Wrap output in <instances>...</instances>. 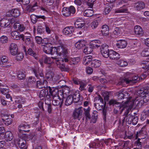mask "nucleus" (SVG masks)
<instances>
[{"mask_svg":"<svg viewBox=\"0 0 149 149\" xmlns=\"http://www.w3.org/2000/svg\"><path fill=\"white\" fill-rule=\"evenodd\" d=\"M143 104V100L140 96L133 100H131V98L127 99L126 101L123 102V104L120 106V107H123V109H125L126 110L125 113L128 114L129 110L131 109L134 104L136 105L139 104L141 105Z\"/></svg>","mask_w":149,"mask_h":149,"instance_id":"nucleus-1","label":"nucleus"},{"mask_svg":"<svg viewBox=\"0 0 149 149\" xmlns=\"http://www.w3.org/2000/svg\"><path fill=\"white\" fill-rule=\"evenodd\" d=\"M55 48L57 54L59 56L63 55L65 56L69 54V53L68 49L63 44H61L59 46L55 47ZM61 62L64 61L65 62H68L69 64L71 58L66 56L63 59L61 58Z\"/></svg>","mask_w":149,"mask_h":149,"instance_id":"nucleus-2","label":"nucleus"},{"mask_svg":"<svg viewBox=\"0 0 149 149\" xmlns=\"http://www.w3.org/2000/svg\"><path fill=\"white\" fill-rule=\"evenodd\" d=\"M126 77L125 78L124 80L119 82L118 84V85H120L122 84L123 81L125 82L127 84H132L136 83L138 81V76L135 75L133 77L132 79L131 78V74L129 73H126Z\"/></svg>","mask_w":149,"mask_h":149,"instance_id":"nucleus-3","label":"nucleus"},{"mask_svg":"<svg viewBox=\"0 0 149 149\" xmlns=\"http://www.w3.org/2000/svg\"><path fill=\"white\" fill-rule=\"evenodd\" d=\"M139 94L140 95L141 100L143 102H147L149 100V88L145 87L143 90L141 91Z\"/></svg>","mask_w":149,"mask_h":149,"instance_id":"nucleus-4","label":"nucleus"},{"mask_svg":"<svg viewBox=\"0 0 149 149\" xmlns=\"http://www.w3.org/2000/svg\"><path fill=\"white\" fill-rule=\"evenodd\" d=\"M70 92V88L67 86L65 85L62 87L61 89L59 90L58 95L59 97H62V98L65 99Z\"/></svg>","mask_w":149,"mask_h":149,"instance_id":"nucleus-5","label":"nucleus"},{"mask_svg":"<svg viewBox=\"0 0 149 149\" xmlns=\"http://www.w3.org/2000/svg\"><path fill=\"white\" fill-rule=\"evenodd\" d=\"M11 24H14L13 27L17 30L21 32L23 31L25 29V27L23 24L20 23L17 19H12L10 21Z\"/></svg>","mask_w":149,"mask_h":149,"instance_id":"nucleus-6","label":"nucleus"},{"mask_svg":"<svg viewBox=\"0 0 149 149\" xmlns=\"http://www.w3.org/2000/svg\"><path fill=\"white\" fill-rule=\"evenodd\" d=\"M94 106L98 110H101L102 109V98L100 95L95 97L94 99Z\"/></svg>","mask_w":149,"mask_h":149,"instance_id":"nucleus-7","label":"nucleus"},{"mask_svg":"<svg viewBox=\"0 0 149 149\" xmlns=\"http://www.w3.org/2000/svg\"><path fill=\"white\" fill-rule=\"evenodd\" d=\"M64 98H62V97H59V96H53L52 104L54 106L60 105V107H61L63 103Z\"/></svg>","mask_w":149,"mask_h":149,"instance_id":"nucleus-8","label":"nucleus"},{"mask_svg":"<svg viewBox=\"0 0 149 149\" xmlns=\"http://www.w3.org/2000/svg\"><path fill=\"white\" fill-rule=\"evenodd\" d=\"M9 49L12 55L15 56L17 54L18 48L17 45L15 43H11L9 46Z\"/></svg>","mask_w":149,"mask_h":149,"instance_id":"nucleus-9","label":"nucleus"},{"mask_svg":"<svg viewBox=\"0 0 149 149\" xmlns=\"http://www.w3.org/2000/svg\"><path fill=\"white\" fill-rule=\"evenodd\" d=\"M82 110L80 107L75 109L73 113V116L75 119L78 118L79 120H80L82 117Z\"/></svg>","mask_w":149,"mask_h":149,"instance_id":"nucleus-10","label":"nucleus"},{"mask_svg":"<svg viewBox=\"0 0 149 149\" xmlns=\"http://www.w3.org/2000/svg\"><path fill=\"white\" fill-rule=\"evenodd\" d=\"M19 127V128L18 129V131L21 133L22 131H24L25 132H28L29 131V129L30 127V126L29 124L25 123L20 124Z\"/></svg>","mask_w":149,"mask_h":149,"instance_id":"nucleus-11","label":"nucleus"},{"mask_svg":"<svg viewBox=\"0 0 149 149\" xmlns=\"http://www.w3.org/2000/svg\"><path fill=\"white\" fill-rule=\"evenodd\" d=\"M17 144L19 147L22 149H26V141L23 138H20Z\"/></svg>","mask_w":149,"mask_h":149,"instance_id":"nucleus-12","label":"nucleus"},{"mask_svg":"<svg viewBox=\"0 0 149 149\" xmlns=\"http://www.w3.org/2000/svg\"><path fill=\"white\" fill-rule=\"evenodd\" d=\"M74 30V28L72 26L66 27L63 29V32L65 35H69L73 33Z\"/></svg>","mask_w":149,"mask_h":149,"instance_id":"nucleus-13","label":"nucleus"},{"mask_svg":"<svg viewBox=\"0 0 149 149\" xmlns=\"http://www.w3.org/2000/svg\"><path fill=\"white\" fill-rule=\"evenodd\" d=\"M141 55L143 56H148V58L147 59L146 61H144L143 63L145 64L146 66H147L148 67H149V51L147 49H144L142 51L141 53Z\"/></svg>","mask_w":149,"mask_h":149,"instance_id":"nucleus-14","label":"nucleus"},{"mask_svg":"<svg viewBox=\"0 0 149 149\" xmlns=\"http://www.w3.org/2000/svg\"><path fill=\"white\" fill-rule=\"evenodd\" d=\"M127 43L125 40H120L117 41L116 44L117 47L119 48L123 49L126 47Z\"/></svg>","mask_w":149,"mask_h":149,"instance_id":"nucleus-15","label":"nucleus"},{"mask_svg":"<svg viewBox=\"0 0 149 149\" xmlns=\"http://www.w3.org/2000/svg\"><path fill=\"white\" fill-rule=\"evenodd\" d=\"M119 54L112 50L109 51V57L113 60H117L120 58Z\"/></svg>","mask_w":149,"mask_h":149,"instance_id":"nucleus-16","label":"nucleus"},{"mask_svg":"<svg viewBox=\"0 0 149 149\" xmlns=\"http://www.w3.org/2000/svg\"><path fill=\"white\" fill-rule=\"evenodd\" d=\"M87 44V43L84 40H79L76 42L75 44V46L78 49H81L85 46Z\"/></svg>","mask_w":149,"mask_h":149,"instance_id":"nucleus-17","label":"nucleus"},{"mask_svg":"<svg viewBox=\"0 0 149 149\" xmlns=\"http://www.w3.org/2000/svg\"><path fill=\"white\" fill-rule=\"evenodd\" d=\"M74 24L75 27L81 28L84 25V23L83 19H79L76 20Z\"/></svg>","mask_w":149,"mask_h":149,"instance_id":"nucleus-18","label":"nucleus"},{"mask_svg":"<svg viewBox=\"0 0 149 149\" xmlns=\"http://www.w3.org/2000/svg\"><path fill=\"white\" fill-rule=\"evenodd\" d=\"M134 32L137 35L141 36L143 34V30L142 28L139 26L136 25L134 28Z\"/></svg>","mask_w":149,"mask_h":149,"instance_id":"nucleus-19","label":"nucleus"},{"mask_svg":"<svg viewBox=\"0 0 149 149\" xmlns=\"http://www.w3.org/2000/svg\"><path fill=\"white\" fill-rule=\"evenodd\" d=\"M92 56H84L83 59L82 63L85 65L89 64L92 61Z\"/></svg>","mask_w":149,"mask_h":149,"instance_id":"nucleus-20","label":"nucleus"},{"mask_svg":"<svg viewBox=\"0 0 149 149\" xmlns=\"http://www.w3.org/2000/svg\"><path fill=\"white\" fill-rule=\"evenodd\" d=\"M43 51L44 52L48 54H50L52 53V47L49 46V45L43 46Z\"/></svg>","mask_w":149,"mask_h":149,"instance_id":"nucleus-21","label":"nucleus"},{"mask_svg":"<svg viewBox=\"0 0 149 149\" xmlns=\"http://www.w3.org/2000/svg\"><path fill=\"white\" fill-rule=\"evenodd\" d=\"M80 58L79 57L71 58L69 64L71 65H77L80 62Z\"/></svg>","mask_w":149,"mask_h":149,"instance_id":"nucleus-22","label":"nucleus"},{"mask_svg":"<svg viewBox=\"0 0 149 149\" xmlns=\"http://www.w3.org/2000/svg\"><path fill=\"white\" fill-rule=\"evenodd\" d=\"M109 56V51L108 49V45H103V57L107 58Z\"/></svg>","mask_w":149,"mask_h":149,"instance_id":"nucleus-23","label":"nucleus"},{"mask_svg":"<svg viewBox=\"0 0 149 149\" xmlns=\"http://www.w3.org/2000/svg\"><path fill=\"white\" fill-rule=\"evenodd\" d=\"M11 35L14 39L19 40L21 38V35H20L19 32L16 31H13L11 32Z\"/></svg>","mask_w":149,"mask_h":149,"instance_id":"nucleus-24","label":"nucleus"},{"mask_svg":"<svg viewBox=\"0 0 149 149\" xmlns=\"http://www.w3.org/2000/svg\"><path fill=\"white\" fill-rule=\"evenodd\" d=\"M49 92L53 96H57V95L58 93L59 90L57 88H55L54 87L51 88L50 86L48 87Z\"/></svg>","mask_w":149,"mask_h":149,"instance_id":"nucleus-25","label":"nucleus"},{"mask_svg":"<svg viewBox=\"0 0 149 149\" xmlns=\"http://www.w3.org/2000/svg\"><path fill=\"white\" fill-rule=\"evenodd\" d=\"M91 66L95 68H97L100 67L101 64V62L98 60H93L91 63Z\"/></svg>","mask_w":149,"mask_h":149,"instance_id":"nucleus-26","label":"nucleus"},{"mask_svg":"<svg viewBox=\"0 0 149 149\" xmlns=\"http://www.w3.org/2000/svg\"><path fill=\"white\" fill-rule=\"evenodd\" d=\"M10 22L8 20L6 19H3L0 21V26L1 27H6L10 24Z\"/></svg>","mask_w":149,"mask_h":149,"instance_id":"nucleus-27","label":"nucleus"},{"mask_svg":"<svg viewBox=\"0 0 149 149\" xmlns=\"http://www.w3.org/2000/svg\"><path fill=\"white\" fill-rule=\"evenodd\" d=\"M33 71L35 74V76L37 78H38L39 77H43V74L42 72H39L38 69L37 68H33L32 70Z\"/></svg>","mask_w":149,"mask_h":149,"instance_id":"nucleus-28","label":"nucleus"},{"mask_svg":"<svg viewBox=\"0 0 149 149\" xmlns=\"http://www.w3.org/2000/svg\"><path fill=\"white\" fill-rule=\"evenodd\" d=\"M145 7V3L142 2H139L135 4L134 7L137 10L143 9Z\"/></svg>","mask_w":149,"mask_h":149,"instance_id":"nucleus-29","label":"nucleus"},{"mask_svg":"<svg viewBox=\"0 0 149 149\" xmlns=\"http://www.w3.org/2000/svg\"><path fill=\"white\" fill-rule=\"evenodd\" d=\"M48 93L47 89H45L41 90L39 95L40 98L42 100L43 99Z\"/></svg>","mask_w":149,"mask_h":149,"instance_id":"nucleus-30","label":"nucleus"},{"mask_svg":"<svg viewBox=\"0 0 149 149\" xmlns=\"http://www.w3.org/2000/svg\"><path fill=\"white\" fill-rule=\"evenodd\" d=\"M109 27L107 25H103V37H107L109 36Z\"/></svg>","mask_w":149,"mask_h":149,"instance_id":"nucleus-31","label":"nucleus"},{"mask_svg":"<svg viewBox=\"0 0 149 149\" xmlns=\"http://www.w3.org/2000/svg\"><path fill=\"white\" fill-rule=\"evenodd\" d=\"M93 48L92 46H91L90 44V45L85 47L84 49V52L86 54H89L92 52Z\"/></svg>","mask_w":149,"mask_h":149,"instance_id":"nucleus-32","label":"nucleus"},{"mask_svg":"<svg viewBox=\"0 0 149 149\" xmlns=\"http://www.w3.org/2000/svg\"><path fill=\"white\" fill-rule=\"evenodd\" d=\"M89 146L90 148H97L100 146V144L98 140H96L89 144Z\"/></svg>","mask_w":149,"mask_h":149,"instance_id":"nucleus-33","label":"nucleus"},{"mask_svg":"<svg viewBox=\"0 0 149 149\" xmlns=\"http://www.w3.org/2000/svg\"><path fill=\"white\" fill-rule=\"evenodd\" d=\"M73 102L77 103L80 100V94L78 92H75L72 96Z\"/></svg>","mask_w":149,"mask_h":149,"instance_id":"nucleus-34","label":"nucleus"},{"mask_svg":"<svg viewBox=\"0 0 149 149\" xmlns=\"http://www.w3.org/2000/svg\"><path fill=\"white\" fill-rule=\"evenodd\" d=\"M73 102V100L72 96V95H70L66 99L65 104L66 106H69Z\"/></svg>","mask_w":149,"mask_h":149,"instance_id":"nucleus-35","label":"nucleus"},{"mask_svg":"<svg viewBox=\"0 0 149 149\" xmlns=\"http://www.w3.org/2000/svg\"><path fill=\"white\" fill-rule=\"evenodd\" d=\"M12 16L14 17H17L20 15L19 10L17 9H13L11 10Z\"/></svg>","mask_w":149,"mask_h":149,"instance_id":"nucleus-36","label":"nucleus"},{"mask_svg":"<svg viewBox=\"0 0 149 149\" xmlns=\"http://www.w3.org/2000/svg\"><path fill=\"white\" fill-rule=\"evenodd\" d=\"M28 54L33 57L36 59H38V55L36 53L33 51L32 49L29 48L27 51Z\"/></svg>","mask_w":149,"mask_h":149,"instance_id":"nucleus-37","label":"nucleus"},{"mask_svg":"<svg viewBox=\"0 0 149 149\" xmlns=\"http://www.w3.org/2000/svg\"><path fill=\"white\" fill-rule=\"evenodd\" d=\"M29 37V36H27L23 34L21 35L22 40L23 41H25V43L27 44H29L31 40Z\"/></svg>","mask_w":149,"mask_h":149,"instance_id":"nucleus-38","label":"nucleus"},{"mask_svg":"<svg viewBox=\"0 0 149 149\" xmlns=\"http://www.w3.org/2000/svg\"><path fill=\"white\" fill-rule=\"evenodd\" d=\"M5 136L8 141H11L13 138V134L10 131H7L5 132Z\"/></svg>","mask_w":149,"mask_h":149,"instance_id":"nucleus-39","label":"nucleus"},{"mask_svg":"<svg viewBox=\"0 0 149 149\" xmlns=\"http://www.w3.org/2000/svg\"><path fill=\"white\" fill-rule=\"evenodd\" d=\"M25 77V72L23 71H19L17 74V77L19 80H24Z\"/></svg>","mask_w":149,"mask_h":149,"instance_id":"nucleus-40","label":"nucleus"},{"mask_svg":"<svg viewBox=\"0 0 149 149\" xmlns=\"http://www.w3.org/2000/svg\"><path fill=\"white\" fill-rule=\"evenodd\" d=\"M93 11L91 9H87L85 10L84 12V16L87 17H90L93 15Z\"/></svg>","mask_w":149,"mask_h":149,"instance_id":"nucleus-41","label":"nucleus"},{"mask_svg":"<svg viewBox=\"0 0 149 149\" xmlns=\"http://www.w3.org/2000/svg\"><path fill=\"white\" fill-rule=\"evenodd\" d=\"M62 14L66 17H68L70 15V10L69 8L64 7L62 10Z\"/></svg>","mask_w":149,"mask_h":149,"instance_id":"nucleus-42","label":"nucleus"},{"mask_svg":"<svg viewBox=\"0 0 149 149\" xmlns=\"http://www.w3.org/2000/svg\"><path fill=\"white\" fill-rule=\"evenodd\" d=\"M123 102H125L123 101L122 103H118L115 100H112L109 101V103L110 105H114V104H117L118 105V107H120V109L121 111H122L123 110H125V109H123V107H120V106H121V105L123 104Z\"/></svg>","mask_w":149,"mask_h":149,"instance_id":"nucleus-43","label":"nucleus"},{"mask_svg":"<svg viewBox=\"0 0 149 149\" xmlns=\"http://www.w3.org/2000/svg\"><path fill=\"white\" fill-rule=\"evenodd\" d=\"M59 68L62 71L68 72L70 70V68L68 66H65L63 64H60L59 65Z\"/></svg>","mask_w":149,"mask_h":149,"instance_id":"nucleus-44","label":"nucleus"},{"mask_svg":"<svg viewBox=\"0 0 149 149\" xmlns=\"http://www.w3.org/2000/svg\"><path fill=\"white\" fill-rule=\"evenodd\" d=\"M117 64L121 67H125L128 65L127 62L124 60H120L117 63Z\"/></svg>","mask_w":149,"mask_h":149,"instance_id":"nucleus-45","label":"nucleus"},{"mask_svg":"<svg viewBox=\"0 0 149 149\" xmlns=\"http://www.w3.org/2000/svg\"><path fill=\"white\" fill-rule=\"evenodd\" d=\"M36 80L34 77H30L28 78L27 82L28 84H33L36 83Z\"/></svg>","mask_w":149,"mask_h":149,"instance_id":"nucleus-46","label":"nucleus"},{"mask_svg":"<svg viewBox=\"0 0 149 149\" xmlns=\"http://www.w3.org/2000/svg\"><path fill=\"white\" fill-rule=\"evenodd\" d=\"M97 114L96 113V111H94L92 114V119L91 122H93V123H95L97 120Z\"/></svg>","mask_w":149,"mask_h":149,"instance_id":"nucleus-47","label":"nucleus"},{"mask_svg":"<svg viewBox=\"0 0 149 149\" xmlns=\"http://www.w3.org/2000/svg\"><path fill=\"white\" fill-rule=\"evenodd\" d=\"M95 1V0H85L86 4L90 8L93 7V3Z\"/></svg>","mask_w":149,"mask_h":149,"instance_id":"nucleus-48","label":"nucleus"},{"mask_svg":"<svg viewBox=\"0 0 149 149\" xmlns=\"http://www.w3.org/2000/svg\"><path fill=\"white\" fill-rule=\"evenodd\" d=\"M54 73L52 72H49L46 74V77L48 79L49 81H50L54 75Z\"/></svg>","mask_w":149,"mask_h":149,"instance_id":"nucleus-49","label":"nucleus"},{"mask_svg":"<svg viewBox=\"0 0 149 149\" xmlns=\"http://www.w3.org/2000/svg\"><path fill=\"white\" fill-rule=\"evenodd\" d=\"M52 58L49 57H44L43 59L44 62L45 64H51L53 62Z\"/></svg>","mask_w":149,"mask_h":149,"instance_id":"nucleus-50","label":"nucleus"},{"mask_svg":"<svg viewBox=\"0 0 149 149\" xmlns=\"http://www.w3.org/2000/svg\"><path fill=\"white\" fill-rule=\"evenodd\" d=\"M9 89L7 88L0 87V93L5 95L9 92Z\"/></svg>","mask_w":149,"mask_h":149,"instance_id":"nucleus-51","label":"nucleus"},{"mask_svg":"<svg viewBox=\"0 0 149 149\" xmlns=\"http://www.w3.org/2000/svg\"><path fill=\"white\" fill-rule=\"evenodd\" d=\"M127 10L126 8H124L123 7H121L120 8L116 10L115 12L116 13H127Z\"/></svg>","mask_w":149,"mask_h":149,"instance_id":"nucleus-52","label":"nucleus"},{"mask_svg":"<svg viewBox=\"0 0 149 149\" xmlns=\"http://www.w3.org/2000/svg\"><path fill=\"white\" fill-rule=\"evenodd\" d=\"M52 59H53V62H55L58 65H60L61 64V60L59 59L58 58L56 57H51Z\"/></svg>","mask_w":149,"mask_h":149,"instance_id":"nucleus-53","label":"nucleus"},{"mask_svg":"<svg viewBox=\"0 0 149 149\" xmlns=\"http://www.w3.org/2000/svg\"><path fill=\"white\" fill-rule=\"evenodd\" d=\"M52 59H53V62H55L58 65H60L61 64V60L59 59L58 58L56 57H51Z\"/></svg>","mask_w":149,"mask_h":149,"instance_id":"nucleus-54","label":"nucleus"},{"mask_svg":"<svg viewBox=\"0 0 149 149\" xmlns=\"http://www.w3.org/2000/svg\"><path fill=\"white\" fill-rule=\"evenodd\" d=\"M52 59H53V62H55L58 65H60L61 64V60L59 59L58 58L56 57H51Z\"/></svg>","mask_w":149,"mask_h":149,"instance_id":"nucleus-55","label":"nucleus"},{"mask_svg":"<svg viewBox=\"0 0 149 149\" xmlns=\"http://www.w3.org/2000/svg\"><path fill=\"white\" fill-rule=\"evenodd\" d=\"M79 85L80 87L79 89L81 91H82L86 90L85 87L86 86V83L82 81V82L80 83Z\"/></svg>","mask_w":149,"mask_h":149,"instance_id":"nucleus-56","label":"nucleus"},{"mask_svg":"<svg viewBox=\"0 0 149 149\" xmlns=\"http://www.w3.org/2000/svg\"><path fill=\"white\" fill-rule=\"evenodd\" d=\"M0 41L1 43H5L8 42V37L5 36H3L0 38Z\"/></svg>","mask_w":149,"mask_h":149,"instance_id":"nucleus-57","label":"nucleus"},{"mask_svg":"<svg viewBox=\"0 0 149 149\" xmlns=\"http://www.w3.org/2000/svg\"><path fill=\"white\" fill-rule=\"evenodd\" d=\"M133 116L130 114H129L127 116L126 121L128 124H130L132 123V121L133 118Z\"/></svg>","mask_w":149,"mask_h":149,"instance_id":"nucleus-58","label":"nucleus"},{"mask_svg":"<svg viewBox=\"0 0 149 149\" xmlns=\"http://www.w3.org/2000/svg\"><path fill=\"white\" fill-rule=\"evenodd\" d=\"M89 111L90 109L89 108L85 110V114L86 116V119H89L91 118V116L90 114Z\"/></svg>","mask_w":149,"mask_h":149,"instance_id":"nucleus-59","label":"nucleus"},{"mask_svg":"<svg viewBox=\"0 0 149 149\" xmlns=\"http://www.w3.org/2000/svg\"><path fill=\"white\" fill-rule=\"evenodd\" d=\"M4 120V123L7 125H10L12 123V119L10 118L6 119L4 118H3Z\"/></svg>","mask_w":149,"mask_h":149,"instance_id":"nucleus-60","label":"nucleus"},{"mask_svg":"<svg viewBox=\"0 0 149 149\" xmlns=\"http://www.w3.org/2000/svg\"><path fill=\"white\" fill-rule=\"evenodd\" d=\"M37 31L38 34H41L43 33L44 29L42 26H38L37 29Z\"/></svg>","mask_w":149,"mask_h":149,"instance_id":"nucleus-61","label":"nucleus"},{"mask_svg":"<svg viewBox=\"0 0 149 149\" xmlns=\"http://www.w3.org/2000/svg\"><path fill=\"white\" fill-rule=\"evenodd\" d=\"M35 39L38 44H41L42 42V38L41 37L39 36H36L35 37Z\"/></svg>","mask_w":149,"mask_h":149,"instance_id":"nucleus-62","label":"nucleus"},{"mask_svg":"<svg viewBox=\"0 0 149 149\" xmlns=\"http://www.w3.org/2000/svg\"><path fill=\"white\" fill-rule=\"evenodd\" d=\"M30 18L32 22L33 23H36L38 19L37 15H31L30 16Z\"/></svg>","mask_w":149,"mask_h":149,"instance_id":"nucleus-63","label":"nucleus"},{"mask_svg":"<svg viewBox=\"0 0 149 149\" xmlns=\"http://www.w3.org/2000/svg\"><path fill=\"white\" fill-rule=\"evenodd\" d=\"M98 22L97 20L93 21L91 24V27L92 29L95 28L97 26Z\"/></svg>","mask_w":149,"mask_h":149,"instance_id":"nucleus-64","label":"nucleus"}]
</instances>
